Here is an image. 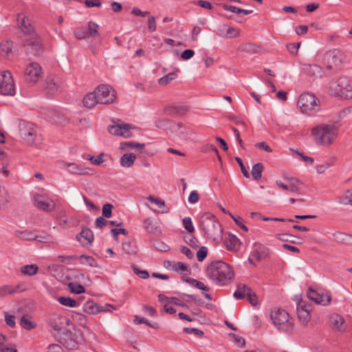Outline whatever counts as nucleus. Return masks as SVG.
I'll return each instance as SVG.
<instances>
[{"label": "nucleus", "mask_w": 352, "mask_h": 352, "mask_svg": "<svg viewBox=\"0 0 352 352\" xmlns=\"http://www.w3.org/2000/svg\"><path fill=\"white\" fill-rule=\"evenodd\" d=\"M19 28L23 33L21 43L28 54L38 56L43 52V43L40 36L34 32V27L28 17L18 15Z\"/></svg>", "instance_id": "1"}, {"label": "nucleus", "mask_w": 352, "mask_h": 352, "mask_svg": "<svg viewBox=\"0 0 352 352\" xmlns=\"http://www.w3.org/2000/svg\"><path fill=\"white\" fill-rule=\"evenodd\" d=\"M207 276L219 285H227L234 278V272L226 263L217 261L212 262L206 268Z\"/></svg>", "instance_id": "2"}, {"label": "nucleus", "mask_w": 352, "mask_h": 352, "mask_svg": "<svg viewBox=\"0 0 352 352\" xmlns=\"http://www.w3.org/2000/svg\"><path fill=\"white\" fill-rule=\"evenodd\" d=\"M338 134V129L334 124H320L314 127L311 135L317 145L329 146L331 145Z\"/></svg>", "instance_id": "3"}, {"label": "nucleus", "mask_w": 352, "mask_h": 352, "mask_svg": "<svg viewBox=\"0 0 352 352\" xmlns=\"http://www.w3.org/2000/svg\"><path fill=\"white\" fill-rule=\"evenodd\" d=\"M199 227L208 238L216 240L221 236L222 229L221 224L214 215L211 213H204L200 218Z\"/></svg>", "instance_id": "4"}, {"label": "nucleus", "mask_w": 352, "mask_h": 352, "mask_svg": "<svg viewBox=\"0 0 352 352\" xmlns=\"http://www.w3.org/2000/svg\"><path fill=\"white\" fill-rule=\"evenodd\" d=\"M19 128L21 138L27 144L35 147L39 146L41 139L34 124L25 120H21Z\"/></svg>", "instance_id": "5"}, {"label": "nucleus", "mask_w": 352, "mask_h": 352, "mask_svg": "<svg viewBox=\"0 0 352 352\" xmlns=\"http://www.w3.org/2000/svg\"><path fill=\"white\" fill-rule=\"evenodd\" d=\"M270 318L273 324L279 331L286 333L292 332L294 323L289 314L285 310L280 308H274L271 311Z\"/></svg>", "instance_id": "6"}, {"label": "nucleus", "mask_w": 352, "mask_h": 352, "mask_svg": "<svg viewBox=\"0 0 352 352\" xmlns=\"http://www.w3.org/2000/svg\"><path fill=\"white\" fill-rule=\"evenodd\" d=\"M329 91L331 94L345 99L352 98V81L347 77H340L329 84Z\"/></svg>", "instance_id": "7"}, {"label": "nucleus", "mask_w": 352, "mask_h": 352, "mask_svg": "<svg viewBox=\"0 0 352 352\" xmlns=\"http://www.w3.org/2000/svg\"><path fill=\"white\" fill-rule=\"evenodd\" d=\"M345 56L339 50L334 49L325 52L322 63L327 69L338 72L341 69V65L344 62Z\"/></svg>", "instance_id": "8"}, {"label": "nucleus", "mask_w": 352, "mask_h": 352, "mask_svg": "<svg viewBox=\"0 0 352 352\" xmlns=\"http://www.w3.org/2000/svg\"><path fill=\"white\" fill-rule=\"evenodd\" d=\"M320 100L314 95L308 93L302 94L298 100V106L301 112L308 115L313 114L320 105Z\"/></svg>", "instance_id": "9"}, {"label": "nucleus", "mask_w": 352, "mask_h": 352, "mask_svg": "<svg viewBox=\"0 0 352 352\" xmlns=\"http://www.w3.org/2000/svg\"><path fill=\"white\" fill-rule=\"evenodd\" d=\"M98 104H111L113 103L116 95L111 87L107 85H100L94 91Z\"/></svg>", "instance_id": "10"}, {"label": "nucleus", "mask_w": 352, "mask_h": 352, "mask_svg": "<svg viewBox=\"0 0 352 352\" xmlns=\"http://www.w3.org/2000/svg\"><path fill=\"white\" fill-rule=\"evenodd\" d=\"M0 92L6 96L15 94L14 80L11 73L8 71L0 74Z\"/></svg>", "instance_id": "11"}, {"label": "nucleus", "mask_w": 352, "mask_h": 352, "mask_svg": "<svg viewBox=\"0 0 352 352\" xmlns=\"http://www.w3.org/2000/svg\"><path fill=\"white\" fill-rule=\"evenodd\" d=\"M63 80L56 76H49L45 79V91L49 96H54L64 89Z\"/></svg>", "instance_id": "12"}, {"label": "nucleus", "mask_w": 352, "mask_h": 352, "mask_svg": "<svg viewBox=\"0 0 352 352\" xmlns=\"http://www.w3.org/2000/svg\"><path fill=\"white\" fill-rule=\"evenodd\" d=\"M63 332L69 339L67 342V346L71 349H77L79 344H82L85 342L83 334L80 329H74L73 331L65 329V332Z\"/></svg>", "instance_id": "13"}, {"label": "nucleus", "mask_w": 352, "mask_h": 352, "mask_svg": "<svg viewBox=\"0 0 352 352\" xmlns=\"http://www.w3.org/2000/svg\"><path fill=\"white\" fill-rule=\"evenodd\" d=\"M118 124L114 125H110L108 127L109 132L114 135H120L124 138H130L132 136L131 129H133L131 125L125 124L124 122H120L118 120Z\"/></svg>", "instance_id": "14"}, {"label": "nucleus", "mask_w": 352, "mask_h": 352, "mask_svg": "<svg viewBox=\"0 0 352 352\" xmlns=\"http://www.w3.org/2000/svg\"><path fill=\"white\" fill-rule=\"evenodd\" d=\"M25 74L27 81L36 82L43 74L41 67L37 63H32L27 66Z\"/></svg>", "instance_id": "15"}, {"label": "nucleus", "mask_w": 352, "mask_h": 352, "mask_svg": "<svg viewBox=\"0 0 352 352\" xmlns=\"http://www.w3.org/2000/svg\"><path fill=\"white\" fill-rule=\"evenodd\" d=\"M34 206L45 212H52L56 208L55 203L52 199L39 195L34 197Z\"/></svg>", "instance_id": "16"}, {"label": "nucleus", "mask_w": 352, "mask_h": 352, "mask_svg": "<svg viewBox=\"0 0 352 352\" xmlns=\"http://www.w3.org/2000/svg\"><path fill=\"white\" fill-rule=\"evenodd\" d=\"M329 322L331 328L338 332L343 333L347 328L345 320L338 314H331L329 318Z\"/></svg>", "instance_id": "17"}, {"label": "nucleus", "mask_w": 352, "mask_h": 352, "mask_svg": "<svg viewBox=\"0 0 352 352\" xmlns=\"http://www.w3.org/2000/svg\"><path fill=\"white\" fill-rule=\"evenodd\" d=\"M310 305L306 301L301 300L297 305V314L300 322L307 325L311 319L309 314Z\"/></svg>", "instance_id": "18"}, {"label": "nucleus", "mask_w": 352, "mask_h": 352, "mask_svg": "<svg viewBox=\"0 0 352 352\" xmlns=\"http://www.w3.org/2000/svg\"><path fill=\"white\" fill-rule=\"evenodd\" d=\"M307 297L309 300L314 301L316 304L323 306L327 305L331 302V298L328 294H320L318 292L309 289Z\"/></svg>", "instance_id": "19"}, {"label": "nucleus", "mask_w": 352, "mask_h": 352, "mask_svg": "<svg viewBox=\"0 0 352 352\" xmlns=\"http://www.w3.org/2000/svg\"><path fill=\"white\" fill-rule=\"evenodd\" d=\"M69 320L60 315H53L49 320L48 324L54 331L62 332L64 330V324H69Z\"/></svg>", "instance_id": "20"}, {"label": "nucleus", "mask_w": 352, "mask_h": 352, "mask_svg": "<svg viewBox=\"0 0 352 352\" xmlns=\"http://www.w3.org/2000/svg\"><path fill=\"white\" fill-rule=\"evenodd\" d=\"M64 167L72 174L87 175L91 174V169L76 163H64Z\"/></svg>", "instance_id": "21"}, {"label": "nucleus", "mask_w": 352, "mask_h": 352, "mask_svg": "<svg viewBox=\"0 0 352 352\" xmlns=\"http://www.w3.org/2000/svg\"><path fill=\"white\" fill-rule=\"evenodd\" d=\"M302 71L307 75L316 78L321 77L322 74V68L316 64L303 65Z\"/></svg>", "instance_id": "22"}, {"label": "nucleus", "mask_w": 352, "mask_h": 352, "mask_svg": "<svg viewBox=\"0 0 352 352\" xmlns=\"http://www.w3.org/2000/svg\"><path fill=\"white\" fill-rule=\"evenodd\" d=\"M268 252L269 250L265 245L258 243H254L252 254L253 256L256 257L257 261L265 258L268 254Z\"/></svg>", "instance_id": "23"}, {"label": "nucleus", "mask_w": 352, "mask_h": 352, "mask_svg": "<svg viewBox=\"0 0 352 352\" xmlns=\"http://www.w3.org/2000/svg\"><path fill=\"white\" fill-rule=\"evenodd\" d=\"M76 238L84 245L91 244L94 241V234L89 228L85 227L82 229L80 233L77 235Z\"/></svg>", "instance_id": "24"}, {"label": "nucleus", "mask_w": 352, "mask_h": 352, "mask_svg": "<svg viewBox=\"0 0 352 352\" xmlns=\"http://www.w3.org/2000/svg\"><path fill=\"white\" fill-rule=\"evenodd\" d=\"M224 245L228 250L236 252L239 250L241 242L236 236L232 234L225 239Z\"/></svg>", "instance_id": "25"}, {"label": "nucleus", "mask_w": 352, "mask_h": 352, "mask_svg": "<svg viewBox=\"0 0 352 352\" xmlns=\"http://www.w3.org/2000/svg\"><path fill=\"white\" fill-rule=\"evenodd\" d=\"M155 126L160 129H163L164 130H167L169 127L170 128H178L180 129L182 126V123H175L171 122L168 119H157L155 122Z\"/></svg>", "instance_id": "26"}, {"label": "nucleus", "mask_w": 352, "mask_h": 352, "mask_svg": "<svg viewBox=\"0 0 352 352\" xmlns=\"http://www.w3.org/2000/svg\"><path fill=\"white\" fill-rule=\"evenodd\" d=\"M144 229L152 234L159 236L161 234L162 231L159 226L153 223V221L150 219H146L143 222Z\"/></svg>", "instance_id": "27"}, {"label": "nucleus", "mask_w": 352, "mask_h": 352, "mask_svg": "<svg viewBox=\"0 0 352 352\" xmlns=\"http://www.w3.org/2000/svg\"><path fill=\"white\" fill-rule=\"evenodd\" d=\"M7 337L0 334V352H18L14 344L7 343Z\"/></svg>", "instance_id": "28"}, {"label": "nucleus", "mask_w": 352, "mask_h": 352, "mask_svg": "<svg viewBox=\"0 0 352 352\" xmlns=\"http://www.w3.org/2000/svg\"><path fill=\"white\" fill-rule=\"evenodd\" d=\"M167 264L168 265L166 267H170L173 270L180 274H187V273L189 272L187 265L184 263L168 261Z\"/></svg>", "instance_id": "29"}, {"label": "nucleus", "mask_w": 352, "mask_h": 352, "mask_svg": "<svg viewBox=\"0 0 352 352\" xmlns=\"http://www.w3.org/2000/svg\"><path fill=\"white\" fill-rule=\"evenodd\" d=\"M83 104L88 109H91L98 104L96 96L94 91L87 94L83 98Z\"/></svg>", "instance_id": "30"}, {"label": "nucleus", "mask_w": 352, "mask_h": 352, "mask_svg": "<svg viewBox=\"0 0 352 352\" xmlns=\"http://www.w3.org/2000/svg\"><path fill=\"white\" fill-rule=\"evenodd\" d=\"M136 160V155L133 153H125L120 157V165L123 167H131Z\"/></svg>", "instance_id": "31"}, {"label": "nucleus", "mask_w": 352, "mask_h": 352, "mask_svg": "<svg viewBox=\"0 0 352 352\" xmlns=\"http://www.w3.org/2000/svg\"><path fill=\"white\" fill-rule=\"evenodd\" d=\"M21 273L26 276H32L38 272V267L36 264L25 265L20 268Z\"/></svg>", "instance_id": "32"}, {"label": "nucleus", "mask_w": 352, "mask_h": 352, "mask_svg": "<svg viewBox=\"0 0 352 352\" xmlns=\"http://www.w3.org/2000/svg\"><path fill=\"white\" fill-rule=\"evenodd\" d=\"M250 287L240 283L237 286L236 290L234 293V296L237 299H243L245 297H246L247 294L250 292Z\"/></svg>", "instance_id": "33"}, {"label": "nucleus", "mask_w": 352, "mask_h": 352, "mask_svg": "<svg viewBox=\"0 0 352 352\" xmlns=\"http://www.w3.org/2000/svg\"><path fill=\"white\" fill-rule=\"evenodd\" d=\"M13 42L11 41H3L0 43V50L4 52L7 58L10 59V56L12 54Z\"/></svg>", "instance_id": "34"}, {"label": "nucleus", "mask_w": 352, "mask_h": 352, "mask_svg": "<svg viewBox=\"0 0 352 352\" xmlns=\"http://www.w3.org/2000/svg\"><path fill=\"white\" fill-rule=\"evenodd\" d=\"M16 236L23 240H27V241L36 240L38 241H41V240H40L38 239V238H41V236H39L38 235H35L33 232H32L30 231H28V230L18 232L16 234Z\"/></svg>", "instance_id": "35"}, {"label": "nucleus", "mask_w": 352, "mask_h": 352, "mask_svg": "<svg viewBox=\"0 0 352 352\" xmlns=\"http://www.w3.org/2000/svg\"><path fill=\"white\" fill-rule=\"evenodd\" d=\"M338 202L342 205H350L352 206V188L344 192V193L339 197Z\"/></svg>", "instance_id": "36"}, {"label": "nucleus", "mask_w": 352, "mask_h": 352, "mask_svg": "<svg viewBox=\"0 0 352 352\" xmlns=\"http://www.w3.org/2000/svg\"><path fill=\"white\" fill-rule=\"evenodd\" d=\"M83 310L89 314H96L100 309H98V304L89 300L84 304Z\"/></svg>", "instance_id": "37"}, {"label": "nucleus", "mask_w": 352, "mask_h": 352, "mask_svg": "<svg viewBox=\"0 0 352 352\" xmlns=\"http://www.w3.org/2000/svg\"><path fill=\"white\" fill-rule=\"evenodd\" d=\"M20 325L26 330H31L36 327V324L31 320L29 316H23L20 320Z\"/></svg>", "instance_id": "38"}, {"label": "nucleus", "mask_w": 352, "mask_h": 352, "mask_svg": "<svg viewBox=\"0 0 352 352\" xmlns=\"http://www.w3.org/2000/svg\"><path fill=\"white\" fill-rule=\"evenodd\" d=\"M145 147L144 143H138L133 141L131 142H123L120 144V148L123 151H126L128 148H135L138 149H143Z\"/></svg>", "instance_id": "39"}, {"label": "nucleus", "mask_w": 352, "mask_h": 352, "mask_svg": "<svg viewBox=\"0 0 352 352\" xmlns=\"http://www.w3.org/2000/svg\"><path fill=\"white\" fill-rule=\"evenodd\" d=\"M99 25L93 21L88 23V28L86 30L87 36L96 38L99 37L100 34L98 32Z\"/></svg>", "instance_id": "40"}, {"label": "nucleus", "mask_w": 352, "mask_h": 352, "mask_svg": "<svg viewBox=\"0 0 352 352\" xmlns=\"http://www.w3.org/2000/svg\"><path fill=\"white\" fill-rule=\"evenodd\" d=\"M264 169V166L262 163L255 164L252 168V175L255 180H258L262 177V172Z\"/></svg>", "instance_id": "41"}, {"label": "nucleus", "mask_w": 352, "mask_h": 352, "mask_svg": "<svg viewBox=\"0 0 352 352\" xmlns=\"http://www.w3.org/2000/svg\"><path fill=\"white\" fill-rule=\"evenodd\" d=\"M222 6L225 10L230 11L232 12H236L237 14L243 13L245 15L250 14L253 12L251 10H244L228 4H223Z\"/></svg>", "instance_id": "42"}, {"label": "nucleus", "mask_w": 352, "mask_h": 352, "mask_svg": "<svg viewBox=\"0 0 352 352\" xmlns=\"http://www.w3.org/2000/svg\"><path fill=\"white\" fill-rule=\"evenodd\" d=\"M13 294H14L13 285H4L0 287V298Z\"/></svg>", "instance_id": "43"}, {"label": "nucleus", "mask_w": 352, "mask_h": 352, "mask_svg": "<svg viewBox=\"0 0 352 352\" xmlns=\"http://www.w3.org/2000/svg\"><path fill=\"white\" fill-rule=\"evenodd\" d=\"M58 301L63 305L69 307H74L76 306L77 302L75 300L70 297H59Z\"/></svg>", "instance_id": "44"}, {"label": "nucleus", "mask_w": 352, "mask_h": 352, "mask_svg": "<svg viewBox=\"0 0 352 352\" xmlns=\"http://www.w3.org/2000/svg\"><path fill=\"white\" fill-rule=\"evenodd\" d=\"M177 74L175 72L170 73L158 80V82L160 85H166L168 84L171 80L175 78Z\"/></svg>", "instance_id": "45"}, {"label": "nucleus", "mask_w": 352, "mask_h": 352, "mask_svg": "<svg viewBox=\"0 0 352 352\" xmlns=\"http://www.w3.org/2000/svg\"><path fill=\"white\" fill-rule=\"evenodd\" d=\"M80 260L81 263L83 265H88L91 267L96 266L95 259L85 254H82L80 256Z\"/></svg>", "instance_id": "46"}, {"label": "nucleus", "mask_w": 352, "mask_h": 352, "mask_svg": "<svg viewBox=\"0 0 352 352\" xmlns=\"http://www.w3.org/2000/svg\"><path fill=\"white\" fill-rule=\"evenodd\" d=\"M229 215L230 217L234 220V221L235 222V223L240 228H241L243 230H244L245 232H248V228L246 226L244 225L243 223V219L239 217V216H237V217H234L232 213H229Z\"/></svg>", "instance_id": "47"}, {"label": "nucleus", "mask_w": 352, "mask_h": 352, "mask_svg": "<svg viewBox=\"0 0 352 352\" xmlns=\"http://www.w3.org/2000/svg\"><path fill=\"white\" fill-rule=\"evenodd\" d=\"M183 226L186 228V230L192 233L195 231L194 226L192 225V222L190 217H185L182 220Z\"/></svg>", "instance_id": "48"}, {"label": "nucleus", "mask_w": 352, "mask_h": 352, "mask_svg": "<svg viewBox=\"0 0 352 352\" xmlns=\"http://www.w3.org/2000/svg\"><path fill=\"white\" fill-rule=\"evenodd\" d=\"M68 287L72 293L82 294L85 292V288L81 285H76L74 283H69Z\"/></svg>", "instance_id": "49"}, {"label": "nucleus", "mask_w": 352, "mask_h": 352, "mask_svg": "<svg viewBox=\"0 0 352 352\" xmlns=\"http://www.w3.org/2000/svg\"><path fill=\"white\" fill-rule=\"evenodd\" d=\"M228 336L232 338L234 342H235V344H236L237 345L240 346H244L245 344V339L241 337V336H239L238 335H236L234 333H230L228 334Z\"/></svg>", "instance_id": "50"}, {"label": "nucleus", "mask_w": 352, "mask_h": 352, "mask_svg": "<svg viewBox=\"0 0 352 352\" xmlns=\"http://www.w3.org/2000/svg\"><path fill=\"white\" fill-rule=\"evenodd\" d=\"M113 208L112 204H105L102 206V215L106 218H109L111 216Z\"/></svg>", "instance_id": "51"}, {"label": "nucleus", "mask_w": 352, "mask_h": 352, "mask_svg": "<svg viewBox=\"0 0 352 352\" xmlns=\"http://www.w3.org/2000/svg\"><path fill=\"white\" fill-rule=\"evenodd\" d=\"M333 161L327 162L323 164L318 165L316 166V170L319 174L324 173L325 170L333 166Z\"/></svg>", "instance_id": "52"}, {"label": "nucleus", "mask_w": 352, "mask_h": 352, "mask_svg": "<svg viewBox=\"0 0 352 352\" xmlns=\"http://www.w3.org/2000/svg\"><path fill=\"white\" fill-rule=\"evenodd\" d=\"M208 254L207 248L203 246L199 248L197 252V258L199 261H202L205 259Z\"/></svg>", "instance_id": "53"}, {"label": "nucleus", "mask_w": 352, "mask_h": 352, "mask_svg": "<svg viewBox=\"0 0 352 352\" xmlns=\"http://www.w3.org/2000/svg\"><path fill=\"white\" fill-rule=\"evenodd\" d=\"M132 268H133L134 273L135 274H137L138 276H139L140 278H142L143 279H146V278H148L149 274L147 271L140 270L135 265H133Z\"/></svg>", "instance_id": "54"}, {"label": "nucleus", "mask_w": 352, "mask_h": 352, "mask_svg": "<svg viewBox=\"0 0 352 352\" xmlns=\"http://www.w3.org/2000/svg\"><path fill=\"white\" fill-rule=\"evenodd\" d=\"M248 301L250 303H251L252 305H256L258 303V298L255 292H254L252 289H250V292L247 294L246 296Z\"/></svg>", "instance_id": "55"}, {"label": "nucleus", "mask_w": 352, "mask_h": 352, "mask_svg": "<svg viewBox=\"0 0 352 352\" xmlns=\"http://www.w3.org/2000/svg\"><path fill=\"white\" fill-rule=\"evenodd\" d=\"M147 199L150 202L156 204L159 208L165 207V202L160 198L154 197L153 196L150 195L147 197Z\"/></svg>", "instance_id": "56"}, {"label": "nucleus", "mask_w": 352, "mask_h": 352, "mask_svg": "<svg viewBox=\"0 0 352 352\" xmlns=\"http://www.w3.org/2000/svg\"><path fill=\"white\" fill-rule=\"evenodd\" d=\"M234 159L236 161V162L238 163V164L239 165V166L241 168V170L243 176L246 178H249L250 177L249 172L245 168L242 160L239 157H235Z\"/></svg>", "instance_id": "57"}, {"label": "nucleus", "mask_w": 352, "mask_h": 352, "mask_svg": "<svg viewBox=\"0 0 352 352\" xmlns=\"http://www.w3.org/2000/svg\"><path fill=\"white\" fill-rule=\"evenodd\" d=\"M153 246L160 251L166 252L168 250V246L161 241H155L153 243Z\"/></svg>", "instance_id": "58"}, {"label": "nucleus", "mask_w": 352, "mask_h": 352, "mask_svg": "<svg viewBox=\"0 0 352 352\" xmlns=\"http://www.w3.org/2000/svg\"><path fill=\"white\" fill-rule=\"evenodd\" d=\"M15 318L14 316L9 314L7 312H5V321L6 324L10 326V327H15Z\"/></svg>", "instance_id": "59"}, {"label": "nucleus", "mask_w": 352, "mask_h": 352, "mask_svg": "<svg viewBox=\"0 0 352 352\" xmlns=\"http://www.w3.org/2000/svg\"><path fill=\"white\" fill-rule=\"evenodd\" d=\"M85 5L87 8L98 7L100 8L102 6L101 0H85Z\"/></svg>", "instance_id": "60"}, {"label": "nucleus", "mask_w": 352, "mask_h": 352, "mask_svg": "<svg viewBox=\"0 0 352 352\" xmlns=\"http://www.w3.org/2000/svg\"><path fill=\"white\" fill-rule=\"evenodd\" d=\"M111 233L115 239H117L119 234H128V231L124 228H113L111 230Z\"/></svg>", "instance_id": "61"}, {"label": "nucleus", "mask_w": 352, "mask_h": 352, "mask_svg": "<svg viewBox=\"0 0 352 352\" xmlns=\"http://www.w3.org/2000/svg\"><path fill=\"white\" fill-rule=\"evenodd\" d=\"M109 223L103 217H99L96 219V226L98 228H102L106 226Z\"/></svg>", "instance_id": "62"}, {"label": "nucleus", "mask_w": 352, "mask_h": 352, "mask_svg": "<svg viewBox=\"0 0 352 352\" xmlns=\"http://www.w3.org/2000/svg\"><path fill=\"white\" fill-rule=\"evenodd\" d=\"M195 54V52L192 50H185L181 54V58L183 60H188L191 58Z\"/></svg>", "instance_id": "63"}, {"label": "nucleus", "mask_w": 352, "mask_h": 352, "mask_svg": "<svg viewBox=\"0 0 352 352\" xmlns=\"http://www.w3.org/2000/svg\"><path fill=\"white\" fill-rule=\"evenodd\" d=\"M199 201V194L197 191L193 190L190 193L188 201L190 204H195Z\"/></svg>", "instance_id": "64"}]
</instances>
